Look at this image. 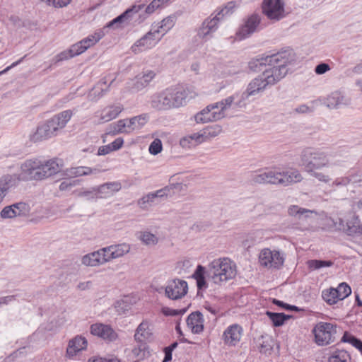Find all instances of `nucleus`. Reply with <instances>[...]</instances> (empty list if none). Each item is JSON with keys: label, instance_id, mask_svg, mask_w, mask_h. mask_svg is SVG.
<instances>
[{"label": "nucleus", "instance_id": "20", "mask_svg": "<svg viewBox=\"0 0 362 362\" xmlns=\"http://www.w3.org/2000/svg\"><path fill=\"white\" fill-rule=\"evenodd\" d=\"M337 224H339V229L342 230L349 235L362 233V226L359 220L354 215L346 221V224L341 218H339L335 223V225Z\"/></svg>", "mask_w": 362, "mask_h": 362}, {"label": "nucleus", "instance_id": "34", "mask_svg": "<svg viewBox=\"0 0 362 362\" xmlns=\"http://www.w3.org/2000/svg\"><path fill=\"white\" fill-rule=\"evenodd\" d=\"M138 239L146 246H155L158 244L159 238L150 231H140L138 233Z\"/></svg>", "mask_w": 362, "mask_h": 362}, {"label": "nucleus", "instance_id": "63", "mask_svg": "<svg viewBox=\"0 0 362 362\" xmlns=\"http://www.w3.org/2000/svg\"><path fill=\"white\" fill-rule=\"evenodd\" d=\"M313 176H315L319 181L327 182L330 180L328 175L323 174L321 172L316 171L312 173Z\"/></svg>", "mask_w": 362, "mask_h": 362}, {"label": "nucleus", "instance_id": "49", "mask_svg": "<svg viewBox=\"0 0 362 362\" xmlns=\"http://www.w3.org/2000/svg\"><path fill=\"white\" fill-rule=\"evenodd\" d=\"M48 6L55 8H62L67 6L72 0H40Z\"/></svg>", "mask_w": 362, "mask_h": 362}, {"label": "nucleus", "instance_id": "59", "mask_svg": "<svg viewBox=\"0 0 362 362\" xmlns=\"http://www.w3.org/2000/svg\"><path fill=\"white\" fill-rule=\"evenodd\" d=\"M124 144V140L123 139L119 137V138H117L114 141H112V143L109 144V146H110L111 149L112 150V151H117L118 149H119L122 145Z\"/></svg>", "mask_w": 362, "mask_h": 362}, {"label": "nucleus", "instance_id": "57", "mask_svg": "<svg viewBox=\"0 0 362 362\" xmlns=\"http://www.w3.org/2000/svg\"><path fill=\"white\" fill-rule=\"evenodd\" d=\"M162 312L166 316H175L185 313L186 312V309L174 310L169 308H163Z\"/></svg>", "mask_w": 362, "mask_h": 362}, {"label": "nucleus", "instance_id": "35", "mask_svg": "<svg viewBox=\"0 0 362 362\" xmlns=\"http://www.w3.org/2000/svg\"><path fill=\"white\" fill-rule=\"evenodd\" d=\"M199 132L204 142H206L217 136L221 132V127L218 125L208 126Z\"/></svg>", "mask_w": 362, "mask_h": 362}, {"label": "nucleus", "instance_id": "36", "mask_svg": "<svg viewBox=\"0 0 362 362\" xmlns=\"http://www.w3.org/2000/svg\"><path fill=\"white\" fill-rule=\"evenodd\" d=\"M315 213L314 211L306 209L298 206V205H291L288 209V214L298 219H301L303 217L308 218L309 214Z\"/></svg>", "mask_w": 362, "mask_h": 362}, {"label": "nucleus", "instance_id": "45", "mask_svg": "<svg viewBox=\"0 0 362 362\" xmlns=\"http://www.w3.org/2000/svg\"><path fill=\"white\" fill-rule=\"evenodd\" d=\"M267 315L269 319L272 321L273 324L276 327L281 326L284 322L291 317L290 315H286L283 313H276L272 312H267Z\"/></svg>", "mask_w": 362, "mask_h": 362}, {"label": "nucleus", "instance_id": "32", "mask_svg": "<svg viewBox=\"0 0 362 362\" xmlns=\"http://www.w3.org/2000/svg\"><path fill=\"white\" fill-rule=\"evenodd\" d=\"M204 143L200 132L194 133L191 135L186 136L180 139V144L182 147L190 148Z\"/></svg>", "mask_w": 362, "mask_h": 362}, {"label": "nucleus", "instance_id": "6", "mask_svg": "<svg viewBox=\"0 0 362 362\" xmlns=\"http://www.w3.org/2000/svg\"><path fill=\"white\" fill-rule=\"evenodd\" d=\"M312 332L315 337V342L317 345L326 346L335 341L337 327L333 323L320 322L315 325Z\"/></svg>", "mask_w": 362, "mask_h": 362}, {"label": "nucleus", "instance_id": "12", "mask_svg": "<svg viewBox=\"0 0 362 362\" xmlns=\"http://www.w3.org/2000/svg\"><path fill=\"white\" fill-rule=\"evenodd\" d=\"M263 13L269 18L279 20L284 16V4L281 0H264Z\"/></svg>", "mask_w": 362, "mask_h": 362}, {"label": "nucleus", "instance_id": "23", "mask_svg": "<svg viewBox=\"0 0 362 362\" xmlns=\"http://www.w3.org/2000/svg\"><path fill=\"white\" fill-rule=\"evenodd\" d=\"M87 346V340L81 336H76L69 341L66 349V355L71 358Z\"/></svg>", "mask_w": 362, "mask_h": 362}, {"label": "nucleus", "instance_id": "13", "mask_svg": "<svg viewBox=\"0 0 362 362\" xmlns=\"http://www.w3.org/2000/svg\"><path fill=\"white\" fill-rule=\"evenodd\" d=\"M167 189H160L144 195L137 200V206L143 211H148L153 206L158 204L161 199L166 198L165 192Z\"/></svg>", "mask_w": 362, "mask_h": 362}, {"label": "nucleus", "instance_id": "22", "mask_svg": "<svg viewBox=\"0 0 362 362\" xmlns=\"http://www.w3.org/2000/svg\"><path fill=\"white\" fill-rule=\"evenodd\" d=\"M54 136H55V134L54 131L52 130L51 126L47 120L37 128L36 132L31 136V140L33 142H39L48 139Z\"/></svg>", "mask_w": 362, "mask_h": 362}, {"label": "nucleus", "instance_id": "5", "mask_svg": "<svg viewBox=\"0 0 362 362\" xmlns=\"http://www.w3.org/2000/svg\"><path fill=\"white\" fill-rule=\"evenodd\" d=\"M233 98L228 97L214 105H209L195 116L197 122H209L224 117V111L231 105Z\"/></svg>", "mask_w": 362, "mask_h": 362}, {"label": "nucleus", "instance_id": "44", "mask_svg": "<svg viewBox=\"0 0 362 362\" xmlns=\"http://www.w3.org/2000/svg\"><path fill=\"white\" fill-rule=\"evenodd\" d=\"M74 112L71 110H66L59 112L53 116V118L61 124V127L64 128L69 121L71 119Z\"/></svg>", "mask_w": 362, "mask_h": 362}, {"label": "nucleus", "instance_id": "41", "mask_svg": "<svg viewBox=\"0 0 362 362\" xmlns=\"http://www.w3.org/2000/svg\"><path fill=\"white\" fill-rule=\"evenodd\" d=\"M275 209L274 206L267 202H260L257 203L253 208V211L258 216L268 215Z\"/></svg>", "mask_w": 362, "mask_h": 362}, {"label": "nucleus", "instance_id": "33", "mask_svg": "<svg viewBox=\"0 0 362 362\" xmlns=\"http://www.w3.org/2000/svg\"><path fill=\"white\" fill-rule=\"evenodd\" d=\"M144 7V5H134L128 8L125 12L113 19L107 24V27H112L115 24L123 23L128 20L133 13H136Z\"/></svg>", "mask_w": 362, "mask_h": 362}, {"label": "nucleus", "instance_id": "1", "mask_svg": "<svg viewBox=\"0 0 362 362\" xmlns=\"http://www.w3.org/2000/svg\"><path fill=\"white\" fill-rule=\"evenodd\" d=\"M236 275L235 264L228 258H218L209 264L207 268L198 265L192 276L199 290L206 289L211 283L220 286Z\"/></svg>", "mask_w": 362, "mask_h": 362}, {"label": "nucleus", "instance_id": "7", "mask_svg": "<svg viewBox=\"0 0 362 362\" xmlns=\"http://www.w3.org/2000/svg\"><path fill=\"white\" fill-rule=\"evenodd\" d=\"M234 7V4L233 2H230L226 6L223 8H222L214 17L212 18H208L205 20L202 27L199 28L198 31V35L202 38H205L211 33L216 31L218 27V21L226 15L231 13L232 9Z\"/></svg>", "mask_w": 362, "mask_h": 362}, {"label": "nucleus", "instance_id": "42", "mask_svg": "<svg viewBox=\"0 0 362 362\" xmlns=\"http://www.w3.org/2000/svg\"><path fill=\"white\" fill-rule=\"evenodd\" d=\"M328 362H351L349 354L344 351H334L329 358Z\"/></svg>", "mask_w": 362, "mask_h": 362}, {"label": "nucleus", "instance_id": "21", "mask_svg": "<svg viewBox=\"0 0 362 362\" xmlns=\"http://www.w3.org/2000/svg\"><path fill=\"white\" fill-rule=\"evenodd\" d=\"M187 327L194 334H200L204 329L203 315L199 312L192 313L187 318Z\"/></svg>", "mask_w": 362, "mask_h": 362}, {"label": "nucleus", "instance_id": "17", "mask_svg": "<svg viewBox=\"0 0 362 362\" xmlns=\"http://www.w3.org/2000/svg\"><path fill=\"white\" fill-rule=\"evenodd\" d=\"M243 332L242 327L238 324L229 326L223 334L224 343L228 346H235L240 341Z\"/></svg>", "mask_w": 362, "mask_h": 362}, {"label": "nucleus", "instance_id": "37", "mask_svg": "<svg viewBox=\"0 0 362 362\" xmlns=\"http://www.w3.org/2000/svg\"><path fill=\"white\" fill-rule=\"evenodd\" d=\"M16 185V180L11 175L5 176L0 182V204L6 197L8 190Z\"/></svg>", "mask_w": 362, "mask_h": 362}, {"label": "nucleus", "instance_id": "55", "mask_svg": "<svg viewBox=\"0 0 362 362\" xmlns=\"http://www.w3.org/2000/svg\"><path fill=\"white\" fill-rule=\"evenodd\" d=\"M149 152L152 155H156L160 153L162 150V143L158 139H156L149 146Z\"/></svg>", "mask_w": 362, "mask_h": 362}, {"label": "nucleus", "instance_id": "24", "mask_svg": "<svg viewBox=\"0 0 362 362\" xmlns=\"http://www.w3.org/2000/svg\"><path fill=\"white\" fill-rule=\"evenodd\" d=\"M121 188L122 185L119 182H110L93 188V191L100 194L101 197H108L119 192Z\"/></svg>", "mask_w": 362, "mask_h": 362}, {"label": "nucleus", "instance_id": "54", "mask_svg": "<svg viewBox=\"0 0 362 362\" xmlns=\"http://www.w3.org/2000/svg\"><path fill=\"white\" fill-rule=\"evenodd\" d=\"M78 183H79V181L78 180H66L63 181L62 182H61L59 188L60 191H69L72 187L78 185Z\"/></svg>", "mask_w": 362, "mask_h": 362}, {"label": "nucleus", "instance_id": "2", "mask_svg": "<svg viewBox=\"0 0 362 362\" xmlns=\"http://www.w3.org/2000/svg\"><path fill=\"white\" fill-rule=\"evenodd\" d=\"M197 93L192 89L177 85L165 88L151 97V107L158 110L178 108L187 100L195 98Z\"/></svg>", "mask_w": 362, "mask_h": 362}, {"label": "nucleus", "instance_id": "52", "mask_svg": "<svg viewBox=\"0 0 362 362\" xmlns=\"http://www.w3.org/2000/svg\"><path fill=\"white\" fill-rule=\"evenodd\" d=\"M336 289L337 291L338 298H339L340 300L349 296L351 293L350 286L346 283L340 284Z\"/></svg>", "mask_w": 362, "mask_h": 362}, {"label": "nucleus", "instance_id": "27", "mask_svg": "<svg viewBox=\"0 0 362 362\" xmlns=\"http://www.w3.org/2000/svg\"><path fill=\"white\" fill-rule=\"evenodd\" d=\"M259 19L257 16H250L246 21L244 26L240 30L238 33V37L240 40L247 37L250 33H253L257 25H259Z\"/></svg>", "mask_w": 362, "mask_h": 362}, {"label": "nucleus", "instance_id": "15", "mask_svg": "<svg viewBox=\"0 0 362 362\" xmlns=\"http://www.w3.org/2000/svg\"><path fill=\"white\" fill-rule=\"evenodd\" d=\"M131 248V245L127 243L111 245L103 247L107 263L127 255L129 253Z\"/></svg>", "mask_w": 362, "mask_h": 362}, {"label": "nucleus", "instance_id": "8", "mask_svg": "<svg viewBox=\"0 0 362 362\" xmlns=\"http://www.w3.org/2000/svg\"><path fill=\"white\" fill-rule=\"evenodd\" d=\"M259 261L262 266L269 269H279L284 262V255L279 250L264 248L259 255Z\"/></svg>", "mask_w": 362, "mask_h": 362}, {"label": "nucleus", "instance_id": "30", "mask_svg": "<svg viewBox=\"0 0 362 362\" xmlns=\"http://www.w3.org/2000/svg\"><path fill=\"white\" fill-rule=\"evenodd\" d=\"M267 87V83H264L262 77L255 78L252 80L247 88V90L243 93L245 98H248L250 95H254L260 91L264 90Z\"/></svg>", "mask_w": 362, "mask_h": 362}, {"label": "nucleus", "instance_id": "56", "mask_svg": "<svg viewBox=\"0 0 362 362\" xmlns=\"http://www.w3.org/2000/svg\"><path fill=\"white\" fill-rule=\"evenodd\" d=\"M164 4L165 2H163V0H153L151 4L146 6V13L148 14L152 13Z\"/></svg>", "mask_w": 362, "mask_h": 362}, {"label": "nucleus", "instance_id": "47", "mask_svg": "<svg viewBox=\"0 0 362 362\" xmlns=\"http://www.w3.org/2000/svg\"><path fill=\"white\" fill-rule=\"evenodd\" d=\"M326 165L327 163H321L320 160H311L305 165V168L308 173L312 174L316 171H319Z\"/></svg>", "mask_w": 362, "mask_h": 362}, {"label": "nucleus", "instance_id": "62", "mask_svg": "<svg viewBox=\"0 0 362 362\" xmlns=\"http://www.w3.org/2000/svg\"><path fill=\"white\" fill-rule=\"evenodd\" d=\"M273 303L275 305H279L286 310H298L296 306L286 304V303H283L282 301H280L276 299L273 300Z\"/></svg>", "mask_w": 362, "mask_h": 362}, {"label": "nucleus", "instance_id": "40", "mask_svg": "<svg viewBox=\"0 0 362 362\" xmlns=\"http://www.w3.org/2000/svg\"><path fill=\"white\" fill-rule=\"evenodd\" d=\"M148 119L149 117L147 114H142L128 119L131 132L141 129L148 122Z\"/></svg>", "mask_w": 362, "mask_h": 362}, {"label": "nucleus", "instance_id": "48", "mask_svg": "<svg viewBox=\"0 0 362 362\" xmlns=\"http://www.w3.org/2000/svg\"><path fill=\"white\" fill-rule=\"evenodd\" d=\"M16 216H26L29 214L30 208L29 205L24 202H18L13 204Z\"/></svg>", "mask_w": 362, "mask_h": 362}, {"label": "nucleus", "instance_id": "51", "mask_svg": "<svg viewBox=\"0 0 362 362\" xmlns=\"http://www.w3.org/2000/svg\"><path fill=\"white\" fill-rule=\"evenodd\" d=\"M262 342H259V351L262 353H270L273 348L272 340L269 337H261Z\"/></svg>", "mask_w": 362, "mask_h": 362}, {"label": "nucleus", "instance_id": "18", "mask_svg": "<svg viewBox=\"0 0 362 362\" xmlns=\"http://www.w3.org/2000/svg\"><path fill=\"white\" fill-rule=\"evenodd\" d=\"M90 333L110 341H115L117 338V333L110 326L102 323L92 325L90 326Z\"/></svg>", "mask_w": 362, "mask_h": 362}, {"label": "nucleus", "instance_id": "11", "mask_svg": "<svg viewBox=\"0 0 362 362\" xmlns=\"http://www.w3.org/2000/svg\"><path fill=\"white\" fill-rule=\"evenodd\" d=\"M187 283L185 280L177 279L168 283L165 293L168 298L178 300L187 294Z\"/></svg>", "mask_w": 362, "mask_h": 362}, {"label": "nucleus", "instance_id": "46", "mask_svg": "<svg viewBox=\"0 0 362 362\" xmlns=\"http://www.w3.org/2000/svg\"><path fill=\"white\" fill-rule=\"evenodd\" d=\"M173 20L170 18H166L163 19L160 25L157 28V29L153 28L154 31L159 32L161 37L173 26Z\"/></svg>", "mask_w": 362, "mask_h": 362}, {"label": "nucleus", "instance_id": "53", "mask_svg": "<svg viewBox=\"0 0 362 362\" xmlns=\"http://www.w3.org/2000/svg\"><path fill=\"white\" fill-rule=\"evenodd\" d=\"M0 216L3 219L13 218L16 217V211H15L13 204L6 206L0 212Z\"/></svg>", "mask_w": 362, "mask_h": 362}, {"label": "nucleus", "instance_id": "16", "mask_svg": "<svg viewBox=\"0 0 362 362\" xmlns=\"http://www.w3.org/2000/svg\"><path fill=\"white\" fill-rule=\"evenodd\" d=\"M123 110L124 107L121 103H113L95 112V117L98 118V122H107L117 117Z\"/></svg>", "mask_w": 362, "mask_h": 362}, {"label": "nucleus", "instance_id": "38", "mask_svg": "<svg viewBox=\"0 0 362 362\" xmlns=\"http://www.w3.org/2000/svg\"><path fill=\"white\" fill-rule=\"evenodd\" d=\"M103 36V31L99 30L95 31L94 33L89 35L87 37L81 40V42L83 44L84 48L87 50L88 48L94 46L98 42H99Z\"/></svg>", "mask_w": 362, "mask_h": 362}, {"label": "nucleus", "instance_id": "58", "mask_svg": "<svg viewBox=\"0 0 362 362\" xmlns=\"http://www.w3.org/2000/svg\"><path fill=\"white\" fill-rule=\"evenodd\" d=\"M49 124L51 126L52 130L54 131L55 135H57V132L64 129L62 127H61V124L59 123V122H57L53 117L47 120Z\"/></svg>", "mask_w": 362, "mask_h": 362}, {"label": "nucleus", "instance_id": "29", "mask_svg": "<svg viewBox=\"0 0 362 362\" xmlns=\"http://www.w3.org/2000/svg\"><path fill=\"white\" fill-rule=\"evenodd\" d=\"M194 179V176H187L181 182L170 183L169 185L165 187L163 189H168L165 192V197H167L170 193L172 190H176L177 192H185L187 189L188 187L190 185L191 181Z\"/></svg>", "mask_w": 362, "mask_h": 362}, {"label": "nucleus", "instance_id": "3", "mask_svg": "<svg viewBox=\"0 0 362 362\" xmlns=\"http://www.w3.org/2000/svg\"><path fill=\"white\" fill-rule=\"evenodd\" d=\"M62 165L55 160H25L21 163L16 175L12 176L16 181L42 180L62 170Z\"/></svg>", "mask_w": 362, "mask_h": 362}, {"label": "nucleus", "instance_id": "9", "mask_svg": "<svg viewBox=\"0 0 362 362\" xmlns=\"http://www.w3.org/2000/svg\"><path fill=\"white\" fill-rule=\"evenodd\" d=\"M153 329L154 326L151 320H143L135 330L134 340L142 344L152 342L155 339Z\"/></svg>", "mask_w": 362, "mask_h": 362}, {"label": "nucleus", "instance_id": "26", "mask_svg": "<svg viewBox=\"0 0 362 362\" xmlns=\"http://www.w3.org/2000/svg\"><path fill=\"white\" fill-rule=\"evenodd\" d=\"M281 186L287 187L300 182L303 180L297 170L281 171Z\"/></svg>", "mask_w": 362, "mask_h": 362}, {"label": "nucleus", "instance_id": "10", "mask_svg": "<svg viewBox=\"0 0 362 362\" xmlns=\"http://www.w3.org/2000/svg\"><path fill=\"white\" fill-rule=\"evenodd\" d=\"M160 39L161 35L159 32L151 29L144 37L132 46V50L135 54L144 52L153 47Z\"/></svg>", "mask_w": 362, "mask_h": 362}, {"label": "nucleus", "instance_id": "28", "mask_svg": "<svg viewBox=\"0 0 362 362\" xmlns=\"http://www.w3.org/2000/svg\"><path fill=\"white\" fill-rule=\"evenodd\" d=\"M86 49L81 41L73 45L69 50L61 52L58 56V61L66 60L83 53Z\"/></svg>", "mask_w": 362, "mask_h": 362}, {"label": "nucleus", "instance_id": "4", "mask_svg": "<svg viewBox=\"0 0 362 362\" xmlns=\"http://www.w3.org/2000/svg\"><path fill=\"white\" fill-rule=\"evenodd\" d=\"M258 64L260 66L268 65L262 74V78L267 86L273 85L282 79L288 72L286 67L288 63V54L286 52L278 53L265 58L257 59L255 61L250 63V67H253V64ZM257 64H256L257 66Z\"/></svg>", "mask_w": 362, "mask_h": 362}, {"label": "nucleus", "instance_id": "43", "mask_svg": "<svg viewBox=\"0 0 362 362\" xmlns=\"http://www.w3.org/2000/svg\"><path fill=\"white\" fill-rule=\"evenodd\" d=\"M322 296L323 299L329 305H333L338 300H340V299L338 298L337 291L334 288L323 291Z\"/></svg>", "mask_w": 362, "mask_h": 362}, {"label": "nucleus", "instance_id": "14", "mask_svg": "<svg viewBox=\"0 0 362 362\" xmlns=\"http://www.w3.org/2000/svg\"><path fill=\"white\" fill-rule=\"evenodd\" d=\"M281 171L276 168L266 170L253 175L252 181L257 184L281 185Z\"/></svg>", "mask_w": 362, "mask_h": 362}, {"label": "nucleus", "instance_id": "39", "mask_svg": "<svg viewBox=\"0 0 362 362\" xmlns=\"http://www.w3.org/2000/svg\"><path fill=\"white\" fill-rule=\"evenodd\" d=\"M131 127L128 119H120L111 126L110 133L117 134L122 133H130Z\"/></svg>", "mask_w": 362, "mask_h": 362}, {"label": "nucleus", "instance_id": "19", "mask_svg": "<svg viewBox=\"0 0 362 362\" xmlns=\"http://www.w3.org/2000/svg\"><path fill=\"white\" fill-rule=\"evenodd\" d=\"M82 264L86 267H95L107 263L103 247L83 255L81 258Z\"/></svg>", "mask_w": 362, "mask_h": 362}, {"label": "nucleus", "instance_id": "50", "mask_svg": "<svg viewBox=\"0 0 362 362\" xmlns=\"http://www.w3.org/2000/svg\"><path fill=\"white\" fill-rule=\"evenodd\" d=\"M332 262L331 261H325V260H310L308 262V267L312 270L319 269L325 267H330L332 265Z\"/></svg>", "mask_w": 362, "mask_h": 362}, {"label": "nucleus", "instance_id": "61", "mask_svg": "<svg viewBox=\"0 0 362 362\" xmlns=\"http://www.w3.org/2000/svg\"><path fill=\"white\" fill-rule=\"evenodd\" d=\"M92 286H93V283L91 281H83V282H80L76 288L78 290H80V291H86V290H89L92 288Z\"/></svg>", "mask_w": 362, "mask_h": 362}, {"label": "nucleus", "instance_id": "64", "mask_svg": "<svg viewBox=\"0 0 362 362\" xmlns=\"http://www.w3.org/2000/svg\"><path fill=\"white\" fill-rule=\"evenodd\" d=\"M88 362H119V361L117 358H97L92 361L89 360Z\"/></svg>", "mask_w": 362, "mask_h": 362}, {"label": "nucleus", "instance_id": "25", "mask_svg": "<svg viewBox=\"0 0 362 362\" xmlns=\"http://www.w3.org/2000/svg\"><path fill=\"white\" fill-rule=\"evenodd\" d=\"M100 168H90L89 167L85 166H79L76 168H71L67 170V174L69 176H82L86 175L91 173H98L100 172L105 171L108 169V167L106 165L101 164L100 165Z\"/></svg>", "mask_w": 362, "mask_h": 362}, {"label": "nucleus", "instance_id": "31", "mask_svg": "<svg viewBox=\"0 0 362 362\" xmlns=\"http://www.w3.org/2000/svg\"><path fill=\"white\" fill-rule=\"evenodd\" d=\"M156 74L153 71H148L143 74L141 76H137L132 81V88L136 90H140L146 86L155 77Z\"/></svg>", "mask_w": 362, "mask_h": 362}, {"label": "nucleus", "instance_id": "60", "mask_svg": "<svg viewBox=\"0 0 362 362\" xmlns=\"http://www.w3.org/2000/svg\"><path fill=\"white\" fill-rule=\"evenodd\" d=\"M329 69H330V67L327 64L322 63V64H318L315 67V73L317 74H323L326 71H329Z\"/></svg>", "mask_w": 362, "mask_h": 362}]
</instances>
